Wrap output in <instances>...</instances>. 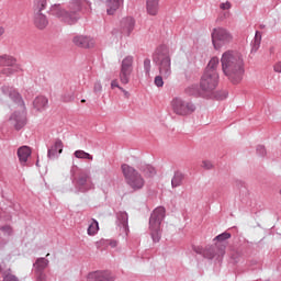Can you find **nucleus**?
Masks as SVG:
<instances>
[{
	"mask_svg": "<svg viewBox=\"0 0 281 281\" xmlns=\"http://www.w3.org/2000/svg\"><path fill=\"white\" fill-rule=\"evenodd\" d=\"M121 170L124 175L125 181L134 192L136 190H142L144 188L146 181L142 177V175L135 170V168L131 167L130 165H122Z\"/></svg>",
	"mask_w": 281,
	"mask_h": 281,
	"instance_id": "nucleus-5",
	"label": "nucleus"
},
{
	"mask_svg": "<svg viewBox=\"0 0 281 281\" xmlns=\"http://www.w3.org/2000/svg\"><path fill=\"white\" fill-rule=\"evenodd\" d=\"M218 256H225V248H222V249L220 250Z\"/></svg>",
	"mask_w": 281,
	"mask_h": 281,
	"instance_id": "nucleus-43",
	"label": "nucleus"
},
{
	"mask_svg": "<svg viewBox=\"0 0 281 281\" xmlns=\"http://www.w3.org/2000/svg\"><path fill=\"white\" fill-rule=\"evenodd\" d=\"M45 5H47V0H35L34 2V25L38 27V30H45V26L49 23L47 16L43 14Z\"/></svg>",
	"mask_w": 281,
	"mask_h": 281,
	"instance_id": "nucleus-8",
	"label": "nucleus"
},
{
	"mask_svg": "<svg viewBox=\"0 0 281 281\" xmlns=\"http://www.w3.org/2000/svg\"><path fill=\"white\" fill-rule=\"evenodd\" d=\"M154 60L159 66V74L154 79V85L158 88L164 87V78H170L172 75V61L170 59V48L167 45H160L156 48Z\"/></svg>",
	"mask_w": 281,
	"mask_h": 281,
	"instance_id": "nucleus-2",
	"label": "nucleus"
},
{
	"mask_svg": "<svg viewBox=\"0 0 281 281\" xmlns=\"http://www.w3.org/2000/svg\"><path fill=\"white\" fill-rule=\"evenodd\" d=\"M69 10L70 12L65 10L60 4H54L50 8V14L68 25H74L78 21V14L76 12H80V0H72L69 4Z\"/></svg>",
	"mask_w": 281,
	"mask_h": 281,
	"instance_id": "nucleus-3",
	"label": "nucleus"
},
{
	"mask_svg": "<svg viewBox=\"0 0 281 281\" xmlns=\"http://www.w3.org/2000/svg\"><path fill=\"white\" fill-rule=\"evenodd\" d=\"M3 281H18V280H16V277H14L13 274H7Z\"/></svg>",
	"mask_w": 281,
	"mask_h": 281,
	"instance_id": "nucleus-38",
	"label": "nucleus"
},
{
	"mask_svg": "<svg viewBox=\"0 0 281 281\" xmlns=\"http://www.w3.org/2000/svg\"><path fill=\"white\" fill-rule=\"evenodd\" d=\"M273 69L277 74H281V61L274 64Z\"/></svg>",
	"mask_w": 281,
	"mask_h": 281,
	"instance_id": "nucleus-37",
	"label": "nucleus"
},
{
	"mask_svg": "<svg viewBox=\"0 0 281 281\" xmlns=\"http://www.w3.org/2000/svg\"><path fill=\"white\" fill-rule=\"evenodd\" d=\"M111 88L112 89H122V87H120V83L117 82V79H114V80H112V82H111Z\"/></svg>",
	"mask_w": 281,
	"mask_h": 281,
	"instance_id": "nucleus-34",
	"label": "nucleus"
},
{
	"mask_svg": "<svg viewBox=\"0 0 281 281\" xmlns=\"http://www.w3.org/2000/svg\"><path fill=\"white\" fill-rule=\"evenodd\" d=\"M94 91H102V86L100 83H97L94 86Z\"/></svg>",
	"mask_w": 281,
	"mask_h": 281,
	"instance_id": "nucleus-42",
	"label": "nucleus"
},
{
	"mask_svg": "<svg viewBox=\"0 0 281 281\" xmlns=\"http://www.w3.org/2000/svg\"><path fill=\"white\" fill-rule=\"evenodd\" d=\"M134 57L128 55L121 63L120 81L122 85H128L131 82V75L133 74Z\"/></svg>",
	"mask_w": 281,
	"mask_h": 281,
	"instance_id": "nucleus-11",
	"label": "nucleus"
},
{
	"mask_svg": "<svg viewBox=\"0 0 281 281\" xmlns=\"http://www.w3.org/2000/svg\"><path fill=\"white\" fill-rule=\"evenodd\" d=\"M76 159H88L89 161H93V156L82 149H78L74 153Z\"/></svg>",
	"mask_w": 281,
	"mask_h": 281,
	"instance_id": "nucleus-23",
	"label": "nucleus"
},
{
	"mask_svg": "<svg viewBox=\"0 0 281 281\" xmlns=\"http://www.w3.org/2000/svg\"><path fill=\"white\" fill-rule=\"evenodd\" d=\"M2 232H4V234H7L8 236L12 235V227L10 226H4L2 227Z\"/></svg>",
	"mask_w": 281,
	"mask_h": 281,
	"instance_id": "nucleus-35",
	"label": "nucleus"
},
{
	"mask_svg": "<svg viewBox=\"0 0 281 281\" xmlns=\"http://www.w3.org/2000/svg\"><path fill=\"white\" fill-rule=\"evenodd\" d=\"M77 187L81 192H89V190H93V188H95V184L91 179V175L81 173L77 179Z\"/></svg>",
	"mask_w": 281,
	"mask_h": 281,
	"instance_id": "nucleus-13",
	"label": "nucleus"
},
{
	"mask_svg": "<svg viewBox=\"0 0 281 281\" xmlns=\"http://www.w3.org/2000/svg\"><path fill=\"white\" fill-rule=\"evenodd\" d=\"M3 93H9V97L11 100L15 101L18 103V106H20V113H14L11 116V122L13 123V126L16 131H21L25 124H27V119L25 117V103L23 102V98H21V94H19L14 88L10 87H3L2 88Z\"/></svg>",
	"mask_w": 281,
	"mask_h": 281,
	"instance_id": "nucleus-4",
	"label": "nucleus"
},
{
	"mask_svg": "<svg viewBox=\"0 0 281 281\" xmlns=\"http://www.w3.org/2000/svg\"><path fill=\"white\" fill-rule=\"evenodd\" d=\"M184 179L186 176L181 171H176L171 179V188H180V186H183Z\"/></svg>",
	"mask_w": 281,
	"mask_h": 281,
	"instance_id": "nucleus-21",
	"label": "nucleus"
},
{
	"mask_svg": "<svg viewBox=\"0 0 281 281\" xmlns=\"http://www.w3.org/2000/svg\"><path fill=\"white\" fill-rule=\"evenodd\" d=\"M222 71L231 82L238 85L245 76V57L237 50H226L221 58Z\"/></svg>",
	"mask_w": 281,
	"mask_h": 281,
	"instance_id": "nucleus-1",
	"label": "nucleus"
},
{
	"mask_svg": "<svg viewBox=\"0 0 281 281\" xmlns=\"http://www.w3.org/2000/svg\"><path fill=\"white\" fill-rule=\"evenodd\" d=\"M47 103L48 100L45 97H37L34 101H33V106H35V109L37 111H43L44 109L47 108Z\"/></svg>",
	"mask_w": 281,
	"mask_h": 281,
	"instance_id": "nucleus-22",
	"label": "nucleus"
},
{
	"mask_svg": "<svg viewBox=\"0 0 281 281\" xmlns=\"http://www.w3.org/2000/svg\"><path fill=\"white\" fill-rule=\"evenodd\" d=\"M109 245H110V247L115 248V247H117V240H110Z\"/></svg>",
	"mask_w": 281,
	"mask_h": 281,
	"instance_id": "nucleus-41",
	"label": "nucleus"
},
{
	"mask_svg": "<svg viewBox=\"0 0 281 281\" xmlns=\"http://www.w3.org/2000/svg\"><path fill=\"white\" fill-rule=\"evenodd\" d=\"M212 43L215 49H221L223 45H229L234 41L232 32L225 27H215L211 33Z\"/></svg>",
	"mask_w": 281,
	"mask_h": 281,
	"instance_id": "nucleus-7",
	"label": "nucleus"
},
{
	"mask_svg": "<svg viewBox=\"0 0 281 281\" xmlns=\"http://www.w3.org/2000/svg\"><path fill=\"white\" fill-rule=\"evenodd\" d=\"M228 238H232V234L229 233H223L215 237V240H228Z\"/></svg>",
	"mask_w": 281,
	"mask_h": 281,
	"instance_id": "nucleus-29",
	"label": "nucleus"
},
{
	"mask_svg": "<svg viewBox=\"0 0 281 281\" xmlns=\"http://www.w3.org/2000/svg\"><path fill=\"white\" fill-rule=\"evenodd\" d=\"M220 9H221V10H231V9H232V2H229V1L222 2V3L220 4Z\"/></svg>",
	"mask_w": 281,
	"mask_h": 281,
	"instance_id": "nucleus-31",
	"label": "nucleus"
},
{
	"mask_svg": "<svg viewBox=\"0 0 281 281\" xmlns=\"http://www.w3.org/2000/svg\"><path fill=\"white\" fill-rule=\"evenodd\" d=\"M254 52H258V48L260 47V37L258 36V33H256V36H255V42H254Z\"/></svg>",
	"mask_w": 281,
	"mask_h": 281,
	"instance_id": "nucleus-30",
	"label": "nucleus"
},
{
	"mask_svg": "<svg viewBox=\"0 0 281 281\" xmlns=\"http://www.w3.org/2000/svg\"><path fill=\"white\" fill-rule=\"evenodd\" d=\"M257 153H259V155H261V157H265V155H267V149L265 148V146L259 145L257 147Z\"/></svg>",
	"mask_w": 281,
	"mask_h": 281,
	"instance_id": "nucleus-32",
	"label": "nucleus"
},
{
	"mask_svg": "<svg viewBox=\"0 0 281 281\" xmlns=\"http://www.w3.org/2000/svg\"><path fill=\"white\" fill-rule=\"evenodd\" d=\"M218 57H213L207 64L205 71H216V67H218Z\"/></svg>",
	"mask_w": 281,
	"mask_h": 281,
	"instance_id": "nucleus-25",
	"label": "nucleus"
},
{
	"mask_svg": "<svg viewBox=\"0 0 281 281\" xmlns=\"http://www.w3.org/2000/svg\"><path fill=\"white\" fill-rule=\"evenodd\" d=\"M122 30L126 36H131L133 30H135V18L133 16H125L122 19L121 22Z\"/></svg>",
	"mask_w": 281,
	"mask_h": 281,
	"instance_id": "nucleus-15",
	"label": "nucleus"
},
{
	"mask_svg": "<svg viewBox=\"0 0 281 281\" xmlns=\"http://www.w3.org/2000/svg\"><path fill=\"white\" fill-rule=\"evenodd\" d=\"M63 148H65L63 140L59 138L56 139L54 145L48 149V153H47L48 159H54V157H57L58 155H63Z\"/></svg>",
	"mask_w": 281,
	"mask_h": 281,
	"instance_id": "nucleus-16",
	"label": "nucleus"
},
{
	"mask_svg": "<svg viewBox=\"0 0 281 281\" xmlns=\"http://www.w3.org/2000/svg\"><path fill=\"white\" fill-rule=\"evenodd\" d=\"M215 98H217V100H225V98H227V92L225 91L217 92Z\"/></svg>",
	"mask_w": 281,
	"mask_h": 281,
	"instance_id": "nucleus-33",
	"label": "nucleus"
},
{
	"mask_svg": "<svg viewBox=\"0 0 281 281\" xmlns=\"http://www.w3.org/2000/svg\"><path fill=\"white\" fill-rule=\"evenodd\" d=\"M0 67H4L2 69L4 76H12V74L21 71V66L16 64V59L8 55L0 56Z\"/></svg>",
	"mask_w": 281,
	"mask_h": 281,
	"instance_id": "nucleus-12",
	"label": "nucleus"
},
{
	"mask_svg": "<svg viewBox=\"0 0 281 281\" xmlns=\"http://www.w3.org/2000/svg\"><path fill=\"white\" fill-rule=\"evenodd\" d=\"M90 278L94 281H113V277L109 271H97L90 274Z\"/></svg>",
	"mask_w": 281,
	"mask_h": 281,
	"instance_id": "nucleus-20",
	"label": "nucleus"
},
{
	"mask_svg": "<svg viewBox=\"0 0 281 281\" xmlns=\"http://www.w3.org/2000/svg\"><path fill=\"white\" fill-rule=\"evenodd\" d=\"M146 12L149 16H157L159 14V0H147Z\"/></svg>",
	"mask_w": 281,
	"mask_h": 281,
	"instance_id": "nucleus-17",
	"label": "nucleus"
},
{
	"mask_svg": "<svg viewBox=\"0 0 281 281\" xmlns=\"http://www.w3.org/2000/svg\"><path fill=\"white\" fill-rule=\"evenodd\" d=\"M200 87L202 91H214L216 87H218V72L217 71H212V70H205L201 81H200Z\"/></svg>",
	"mask_w": 281,
	"mask_h": 281,
	"instance_id": "nucleus-9",
	"label": "nucleus"
},
{
	"mask_svg": "<svg viewBox=\"0 0 281 281\" xmlns=\"http://www.w3.org/2000/svg\"><path fill=\"white\" fill-rule=\"evenodd\" d=\"M106 12L110 15L115 14L117 10H120V5H122V0H106Z\"/></svg>",
	"mask_w": 281,
	"mask_h": 281,
	"instance_id": "nucleus-19",
	"label": "nucleus"
},
{
	"mask_svg": "<svg viewBox=\"0 0 281 281\" xmlns=\"http://www.w3.org/2000/svg\"><path fill=\"white\" fill-rule=\"evenodd\" d=\"M31 155L32 149H30V147L27 146H22L18 149V157L22 166H25V164H27V159H30Z\"/></svg>",
	"mask_w": 281,
	"mask_h": 281,
	"instance_id": "nucleus-18",
	"label": "nucleus"
},
{
	"mask_svg": "<svg viewBox=\"0 0 281 281\" xmlns=\"http://www.w3.org/2000/svg\"><path fill=\"white\" fill-rule=\"evenodd\" d=\"M120 91L124 93L125 98H131V93L126 91L124 88H120Z\"/></svg>",
	"mask_w": 281,
	"mask_h": 281,
	"instance_id": "nucleus-40",
	"label": "nucleus"
},
{
	"mask_svg": "<svg viewBox=\"0 0 281 281\" xmlns=\"http://www.w3.org/2000/svg\"><path fill=\"white\" fill-rule=\"evenodd\" d=\"M117 218L123 225L124 229H126V227H128V214H126V212H121L117 214Z\"/></svg>",
	"mask_w": 281,
	"mask_h": 281,
	"instance_id": "nucleus-26",
	"label": "nucleus"
},
{
	"mask_svg": "<svg viewBox=\"0 0 281 281\" xmlns=\"http://www.w3.org/2000/svg\"><path fill=\"white\" fill-rule=\"evenodd\" d=\"M74 45L76 47H82L83 49H89L95 45V40L89 37V36H83V35H77L72 38Z\"/></svg>",
	"mask_w": 281,
	"mask_h": 281,
	"instance_id": "nucleus-14",
	"label": "nucleus"
},
{
	"mask_svg": "<svg viewBox=\"0 0 281 281\" xmlns=\"http://www.w3.org/2000/svg\"><path fill=\"white\" fill-rule=\"evenodd\" d=\"M144 67L147 72L150 71V59L144 60Z\"/></svg>",
	"mask_w": 281,
	"mask_h": 281,
	"instance_id": "nucleus-36",
	"label": "nucleus"
},
{
	"mask_svg": "<svg viewBox=\"0 0 281 281\" xmlns=\"http://www.w3.org/2000/svg\"><path fill=\"white\" fill-rule=\"evenodd\" d=\"M3 32H4L3 27H0V36H3Z\"/></svg>",
	"mask_w": 281,
	"mask_h": 281,
	"instance_id": "nucleus-44",
	"label": "nucleus"
},
{
	"mask_svg": "<svg viewBox=\"0 0 281 281\" xmlns=\"http://www.w3.org/2000/svg\"><path fill=\"white\" fill-rule=\"evenodd\" d=\"M100 229V225L98 224V221L92 220L88 227V235L89 236H95Z\"/></svg>",
	"mask_w": 281,
	"mask_h": 281,
	"instance_id": "nucleus-24",
	"label": "nucleus"
},
{
	"mask_svg": "<svg viewBox=\"0 0 281 281\" xmlns=\"http://www.w3.org/2000/svg\"><path fill=\"white\" fill-rule=\"evenodd\" d=\"M37 281H47V276L41 273L37 278Z\"/></svg>",
	"mask_w": 281,
	"mask_h": 281,
	"instance_id": "nucleus-39",
	"label": "nucleus"
},
{
	"mask_svg": "<svg viewBox=\"0 0 281 281\" xmlns=\"http://www.w3.org/2000/svg\"><path fill=\"white\" fill-rule=\"evenodd\" d=\"M201 168L204 170H212L214 168V164L210 160H202Z\"/></svg>",
	"mask_w": 281,
	"mask_h": 281,
	"instance_id": "nucleus-28",
	"label": "nucleus"
},
{
	"mask_svg": "<svg viewBox=\"0 0 281 281\" xmlns=\"http://www.w3.org/2000/svg\"><path fill=\"white\" fill-rule=\"evenodd\" d=\"M171 106L176 115H190L196 111V106H194L192 102L184 101L181 98H175L171 101Z\"/></svg>",
	"mask_w": 281,
	"mask_h": 281,
	"instance_id": "nucleus-10",
	"label": "nucleus"
},
{
	"mask_svg": "<svg viewBox=\"0 0 281 281\" xmlns=\"http://www.w3.org/2000/svg\"><path fill=\"white\" fill-rule=\"evenodd\" d=\"M209 258H214V256H210Z\"/></svg>",
	"mask_w": 281,
	"mask_h": 281,
	"instance_id": "nucleus-46",
	"label": "nucleus"
},
{
	"mask_svg": "<svg viewBox=\"0 0 281 281\" xmlns=\"http://www.w3.org/2000/svg\"><path fill=\"white\" fill-rule=\"evenodd\" d=\"M81 102L85 103V102H87V100L82 99Z\"/></svg>",
	"mask_w": 281,
	"mask_h": 281,
	"instance_id": "nucleus-45",
	"label": "nucleus"
},
{
	"mask_svg": "<svg viewBox=\"0 0 281 281\" xmlns=\"http://www.w3.org/2000/svg\"><path fill=\"white\" fill-rule=\"evenodd\" d=\"M164 218H166V209L164 206L156 207L150 215L149 228L154 243H159V229Z\"/></svg>",
	"mask_w": 281,
	"mask_h": 281,
	"instance_id": "nucleus-6",
	"label": "nucleus"
},
{
	"mask_svg": "<svg viewBox=\"0 0 281 281\" xmlns=\"http://www.w3.org/2000/svg\"><path fill=\"white\" fill-rule=\"evenodd\" d=\"M47 265H49V260L45 258H40L35 262V267L36 269H38V271H43V269H46Z\"/></svg>",
	"mask_w": 281,
	"mask_h": 281,
	"instance_id": "nucleus-27",
	"label": "nucleus"
}]
</instances>
